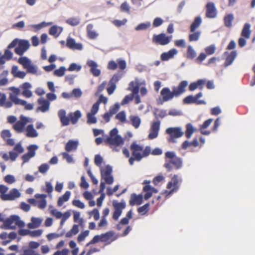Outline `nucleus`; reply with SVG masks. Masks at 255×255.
<instances>
[{
  "label": "nucleus",
  "mask_w": 255,
  "mask_h": 255,
  "mask_svg": "<svg viewBox=\"0 0 255 255\" xmlns=\"http://www.w3.org/2000/svg\"><path fill=\"white\" fill-rule=\"evenodd\" d=\"M66 46L69 48L73 50H82L83 48L81 43H77L74 39L68 38L67 39Z\"/></svg>",
  "instance_id": "c85d7f7f"
},
{
  "label": "nucleus",
  "mask_w": 255,
  "mask_h": 255,
  "mask_svg": "<svg viewBox=\"0 0 255 255\" xmlns=\"http://www.w3.org/2000/svg\"><path fill=\"white\" fill-rule=\"evenodd\" d=\"M188 85V81L183 80L180 82L178 86L173 87L172 91L168 87L163 88L160 91L162 101L167 102L174 97H179L186 91Z\"/></svg>",
  "instance_id": "f257e3e1"
},
{
  "label": "nucleus",
  "mask_w": 255,
  "mask_h": 255,
  "mask_svg": "<svg viewBox=\"0 0 255 255\" xmlns=\"http://www.w3.org/2000/svg\"><path fill=\"white\" fill-rule=\"evenodd\" d=\"M234 19V16L233 14L231 13L226 15L224 18L225 25L227 27H231Z\"/></svg>",
  "instance_id": "79ce46f5"
},
{
  "label": "nucleus",
  "mask_w": 255,
  "mask_h": 255,
  "mask_svg": "<svg viewBox=\"0 0 255 255\" xmlns=\"http://www.w3.org/2000/svg\"><path fill=\"white\" fill-rule=\"evenodd\" d=\"M26 135L28 137H35L38 136V133L34 129L33 125H28L26 128Z\"/></svg>",
  "instance_id": "c9c22d12"
},
{
  "label": "nucleus",
  "mask_w": 255,
  "mask_h": 255,
  "mask_svg": "<svg viewBox=\"0 0 255 255\" xmlns=\"http://www.w3.org/2000/svg\"><path fill=\"white\" fill-rule=\"evenodd\" d=\"M65 70V68L63 66H61L59 69L54 71V74L56 76L61 77L64 75Z\"/></svg>",
  "instance_id": "13d9d810"
},
{
  "label": "nucleus",
  "mask_w": 255,
  "mask_h": 255,
  "mask_svg": "<svg viewBox=\"0 0 255 255\" xmlns=\"http://www.w3.org/2000/svg\"><path fill=\"white\" fill-rule=\"evenodd\" d=\"M141 84L138 78H135L134 81H131L129 83L128 89L131 91L133 94H138Z\"/></svg>",
  "instance_id": "4be33fe9"
},
{
  "label": "nucleus",
  "mask_w": 255,
  "mask_h": 255,
  "mask_svg": "<svg viewBox=\"0 0 255 255\" xmlns=\"http://www.w3.org/2000/svg\"><path fill=\"white\" fill-rule=\"evenodd\" d=\"M132 125L136 128H138L141 123L140 119L136 116H131L129 117Z\"/></svg>",
  "instance_id": "a18cd8bd"
},
{
  "label": "nucleus",
  "mask_w": 255,
  "mask_h": 255,
  "mask_svg": "<svg viewBox=\"0 0 255 255\" xmlns=\"http://www.w3.org/2000/svg\"><path fill=\"white\" fill-rule=\"evenodd\" d=\"M177 53V50L176 49L173 48L167 52L163 53L161 55L160 58L162 61H167L169 59L173 58Z\"/></svg>",
  "instance_id": "2f4dec72"
},
{
  "label": "nucleus",
  "mask_w": 255,
  "mask_h": 255,
  "mask_svg": "<svg viewBox=\"0 0 255 255\" xmlns=\"http://www.w3.org/2000/svg\"><path fill=\"white\" fill-rule=\"evenodd\" d=\"M103 162V157L100 155L97 154L95 156L94 162L97 166H101Z\"/></svg>",
  "instance_id": "69168bd1"
},
{
  "label": "nucleus",
  "mask_w": 255,
  "mask_h": 255,
  "mask_svg": "<svg viewBox=\"0 0 255 255\" xmlns=\"http://www.w3.org/2000/svg\"><path fill=\"white\" fill-rule=\"evenodd\" d=\"M29 46L30 44L28 41L20 40L18 41V46L15 48L14 52L16 54L22 56L29 48Z\"/></svg>",
  "instance_id": "dca6fc26"
},
{
  "label": "nucleus",
  "mask_w": 255,
  "mask_h": 255,
  "mask_svg": "<svg viewBox=\"0 0 255 255\" xmlns=\"http://www.w3.org/2000/svg\"><path fill=\"white\" fill-rule=\"evenodd\" d=\"M123 74L117 73L115 74L110 79L109 84L116 85V83L122 78Z\"/></svg>",
  "instance_id": "49530a36"
},
{
  "label": "nucleus",
  "mask_w": 255,
  "mask_h": 255,
  "mask_svg": "<svg viewBox=\"0 0 255 255\" xmlns=\"http://www.w3.org/2000/svg\"><path fill=\"white\" fill-rule=\"evenodd\" d=\"M143 201V197L142 195H138L133 193L131 195L130 199L129 202V205L133 206L134 205H139Z\"/></svg>",
  "instance_id": "cd10ccee"
},
{
  "label": "nucleus",
  "mask_w": 255,
  "mask_h": 255,
  "mask_svg": "<svg viewBox=\"0 0 255 255\" xmlns=\"http://www.w3.org/2000/svg\"><path fill=\"white\" fill-rule=\"evenodd\" d=\"M196 56V53L193 47L189 45L187 48V57L188 59H193Z\"/></svg>",
  "instance_id": "8fccbe9b"
},
{
  "label": "nucleus",
  "mask_w": 255,
  "mask_h": 255,
  "mask_svg": "<svg viewBox=\"0 0 255 255\" xmlns=\"http://www.w3.org/2000/svg\"><path fill=\"white\" fill-rule=\"evenodd\" d=\"M149 207V204L146 203L144 204L143 206L140 207L137 209V212L141 214V215H145L146 214L148 210Z\"/></svg>",
  "instance_id": "603ef678"
},
{
  "label": "nucleus",
  "mask_w": 255,
  "mask_h": 255,
  "mask_svg": "<svg viewBox=\"0 0 255 255\" xmlns=\"http://www.w3.org/2000/svg\"><path fill=\"white\" fill-rule=\"evenodd\" d=\"M160 121L153 122L150 128V132L148 135V138L149 139H153L157 137L158 132L160 129Z\"/></svg>",
  "instance_id": "a211bd4d"
},
{
  "label": "nucleus",
  "mask_w": 255,
  "mask_h": 255,
  "mask_svg": "<svg viewBox=\"0 0 255 255\" xmlns=\"http://www.w3.org/2000/svg\"><path fill=\"white\" fill-rule=\"evenodd\" d=\"M28 122L27 119L24 117H21L20 120L17 121L12 126L13 129L18 133L23 131L25 126Z\"/></svg>",
  "instance_id": "6ab92c4d"
},
{
  "label": "nucleus",
  "mask_w": 255,
  "mask_h": 255,
  "mask_svg": "<svg viewBox=\"0 0 255 255\" xmlns=\"http://www.w3.org/2000/svg\"><path fill=\"white\" fill-rule=\"evenodd\" d=\"M0 221L3 222V225L6 229H14L16 226L19 228H23L25 226L24 222L17 215H11L4 220L0 214Z\"/></svg>",
  "instance_id": "0eeeda50"
},
{
  "label": "nucleus",
  "mask_w": 255,
  "mask_h": 255,
  "mask_svg": "<svg viewBox=\"0 0 255 255\" xmlns=\"http://www.w3.org/2000/svg\"><path fill=\"white\" fill-rule=\"evenodd\" d=\"M42 233V230L38 229L34 231H30L29 236L31 237H40Z\"/></svg>",
  "instance_id": "338daca9"
},
{
  "label": "nucleus",
  "mask_w": 255,
  "mask_h": 255,
  "mask_svg": "<svg viewBox=\"0 0 255 255\" xmlns=\"http://www.w3.org/2000/svg\"><path fill=\"white\" fill-rule=\"evenodd\" d=\"M62 126H68L71 123L73 125L76 124L79 119L81 117L82 114L80 111L77 110L74 112H70L66 116V112L64 109L60 110L58 112Z\"/></svg>",
  "instance_id": "7ed1b4c3"
},
{
  "label": "nucleus",
  "mask_w": 255,
  "mask_h": 255,
  "mask_svg": "<svg viewBox=\"0 0 255 255\" xmlns=\"http://www.w3.org/2000/svg\"><path fill=\"white\" fill-rule=\"evenodd\" d=\"M18 63L21 64L27 72L33 74L37 73L36 68L31 64V61L26 57H20L18 59Z\"/></svg>",
  "instance_id": "f8f14e48"
},
{
  "label": "nucleus",
  "mask_w": 255,
  "mask_h": 255,
  "mask_svg": "<svg viewBox=\"0 0 255 255\" xmlns=\"http://www.w3.org/2000/svg\"><path fill=\"white\" fill-rule=\"evenodd\" d=\"M66 22L71 26H74L80 23V20L77 17H71L67 19L66 20Z\"/></svg>",
  "instance_id": "3c124183"
},
{
  "label": "nucleus",
  "mask_w": 255,
  "mask_h": 255,
  "mask_svg": "<svg viewBox=\"0 0 255 255\" xmlns=\"http://www.w3.org/2000/svg\"><path fill=\"white\" fill-rule=\"evenodd\" d=\"M71 192L69 191H66L62 196L59 198L57 201V205L59 207L62 206L63 203L68 201L70 198Z\"/></svg>",
  "instance_id": "ea45409f"
},
{
  "label": "nucleus",
  "mask_w": 255,
  "mask_h": 255,
  "mask_svg": "<svg viewBox=\"0 0 255 255\" xmlns=\"http://www.w3.org/2000/svg\"><path fill=\"white\" fill-rule=\"evenodd\" d=\"M150 23L149 22L146 23H141L138 24L136 27V30H145L150 26Z\"/></svg>",
  "instance_id": "5fc2aeb1"
},
{
  "label": "nucleus",
  "mask_w": 255,
  "mask_h": 255,
  "mask_svg": "<svg viewBox=\"0 0 255 255\" xmlns=\"http://www.w3.org/2000/svg\"><path fill=\"white\" fill-rule=\"evenodd\" d=\"M90 232L89 230H86L81 232L77 237V241L80 243L83 241L85 239L89 236Z\"/></svg>",
  "instance_id": "864d4df0"
},
{
  "label": "nucleus",
  "mask_w": 255,
  "mask_h": 255,
  "mask_svg": "<svg viewBox=\"0 0 255 255\" xmlns=\"http://www.w3.org/2000/svg\"><path fill=\"white\" fill-rule=\"evenodd\" d=\"M113 205L115 211L113 214V218L117 221L119 219L120 216L122 213V211L126 207V204L124 201L121 202L114 201Z\"/></svg>",
  "instance_id": "4468645a"
},
{
  "label": "nucleus",
  "mask_w": 255,
  "mask_h": 255,
  "mask_svg": "<svg viewBox=\"0 0 255 255\" xmlns=\"http://www.w3.org/2000/svg\"><path fill=\"white\" fill-rule=\"evenodd\" d=\"M106 144H108L113 150L118 151L119 150L116 148L117 146L123 145L124 143V139L118 134L117 128H114L110 132L109 136H106L104 139Z\"/></svg>",
  "instance_id": "39448f33"
},
{
  "label": "nucleus",
  "mask_w": 255,
  "mask_h": 255,
  "mask_svg": "<svg viewBox=\"0 0 255 255\" xmlns=\"http://www.w3.org/2000/svg\"><path fill=\"white\" fill-rule=\"evenodd\" d=\"M120 106L119 103H116L113 106L110 107L109 112L111 115L113 116L116 114L119 111Z\"/></svg>",
  "instance_id": "6e6d98bb"
},
{
  "label": "nucleus",
  "mask_w": 255,
  "mask_h": 255,
  "mask_svg": "<svg viewBox=\"0 0 255 255\" xmlns=\"http://www.w3.org/2000/svg\"><path fill=\"white\" fill-rule=\"evenodd\" d=\"M73 213V220L74 222H78L79 225L82 226L83 224V219L80 218V213L78 211H74Z\"/></svg>",
  "instance_id": "09e8293b"
},
{
  "label": "nucleus",
  "mask_w": 255,
  "mask_h": 255,
  "mask_svg": "<svg viewBox=\"0 0 255 255\" xmlns=\"http://www.w3.org/2000/svg\"><path fill=\"white\" fill-rule=\"evenodd\" d=\"M49 166L46 163L42 164L38 167V171L42 174H45L49 169Z\"/></svg>",
  "instance_id": "680f3d73"
},
{
  "label": "nucleus",
  "mask_w": 255,
  "mask_h": 255,
  "mask_svg": "<svg viewBox=\"0 0 255 255\" xmlns=\"http://www.w3.org/2000/svg\"><path fill=\"white\" fill-rule=\"evenodd\" d=\"M8 188L6 186L0 185V199L3 201H11L19 197L20 195L19 191L15 188L11 189L8 194H5Z\"/></svg>",
  "instance_id": "6e6552de"
},
{
  "label": "nucleus",
  "mask_w": 255,
  "mask_h": 255,
  "mask_svg": "<svg viewBox=\"0 0 255 255\" xmlns=\"http://www.w3.org/2000/svg\"><path fill=\"white\" fill-rule=\"evenodd\" d=\"M112 167L108 165L105 168L101 169L102 179L104 180L106 183L112 184L114 182V178L112 175Z\"/></svg>",
  "instance_id": "9b49d317"
},
{
  "label": "nucleus",
  "mask_w": 255,
  "mask_h": 255,
  "mask_svg": "<svg viewBox=\"0 0 255 255\" xmlns=\"http://www.w3.org/2000/svg\"><path fill=\"white\" fill-rule=\"evenodd\" d=\"M93 27L92 24H89L86 27L88 36L90 39H95L98 35L96 31L92 30Z\"/></svg>",
  "instance_id": "a19ab883"
},
{
  "label": "nucleus",
  "mask_w": 255,
  "mask_h": 255,
  "mask_svg": "<svg viewBox=\"0 0 255 255\" xmlns=\"http://www.w3.org/2000/svg\"><path fill=\"white\" fill-rule=\"evenodd\" d=\"M202 22L200 16L196 17L190 26V31L194 32L201 24Z\"/></svg>",
  "instance_id": "f704fd0d"
},
{
  "label": "nucleus",
  "mask_w": 255,
  "mask_h": 255,
  "mask_svg": "<svg viewBox=\"0 0 255 255\" xmlns=\"http://www.w3.org/2000/svg\"><path fill=\"white\" fill-rule=\"evenodd\" d=\"M166 162L164 167L168 171H171L173 167L176 169H179L182 166L183 161L181 158L178 157L173 151H167L165 153Z\"/></svg>",
  "instance_id": "20e7f679"
},
{
  "label": "nucleus",
  "mask_w": 255,
  "mask_h": 255,
  "mask_svg": "<svg viewBox=\"0 0 255 255\" xmlns=\"http://www.w3.org/2000/svg\"><path fill=\"white\" fill-rule=\"evenodd\" d=\"M79 142L77 140H69L65 145V149L67 152L76 150L77 149Z\"/></svg>",
  "instance_id": "c756f323"
},
{
  "label": "nucleus",
  "mask_w": 255,
  "mask_h": 255,
  "mask_svg": "<svg viewBox=\"0 0 255 255\" xmlns=\"http://www.w3.org/2000/svg\"><path fill=\"white\" fill-rule=\"evenodd\" d=\"M186 130L185 134L187 138H189L191 137L192 134L195 131V128L191 123H188L186 126Z\"/></svg>",
  "instance_id": "de8ad7c7"
},
{
  "label": "nucleus",
  "mask_w": 255,
  "mask_h": 255,
  "mask_svg": "<svg viewBox=\"0 0 255 255\" xmlns=\"http://www.w3.org/2000/svg\"><path fill=\"white\" fill-rule=\"evenodd\" d=\"M183 103L185 104H190L195 103L197 105L205 104L203 100H196L195 97L192 95H189L183 99Z\"/></svg>",
  "instance_id": "7c9ffc66"
},
{
  "label": "nucleus",
  "mask_w": 255,
  "mask_h": 255,
  "mask_svg": "<svg viewBox=\"0 0 255 255\" xmlns=\"http://www.w3.org/2000/svg\"><path fill=\"white\" fill-rule=\"evenodd\" d=\"M119 66L121 70H124L127 67L126 61L121 58L118 59L117 62L114 60L110 61L107 65V68L110 70H115Z\"/></svg>",
  "instance_id": "ddd939ff"
},
{
  "label": "nucleus",
  "mask_w": 255,
  "mask_h": 255,
  "mask_svg": "<svg viewBox=\"0 0 255 255\" xmlns=\"http://www.w3.org/2000/svg\"><path fill=\"white\" fill-rule=\"evenodd\" d=\"M37 103L40 106L37 108V110L43 113L48 111L49 109L50 102L43 98H39L37 100Z\"/></svg>",
  "instance_id": "393cba45"
},
{
  "label": "nucleus",
  "mask_w": 255,
  "mask_h": 255,
  "mask_svg": "<svg viewBox=\"0 0 255 255\" xmlns=\"http://www.w3.org/2000/svg\"><path fill=\"white\" fill-rule=\"evenodd\" d=\"M179 179L177 175H174L171 178L170 181H169L167 185V189H171L170 193H171L174 191H176L178 189Z\"/></svg>",
  "instance_id": "b1692460"
},
{
  "label": "nucleus",
  "mask_w": 255,
  "mask_h": 255,
  "mask_svg": "<svg viewBox=\"0 0 255 255\" xmlns=\"http://www.w3.org/2000/svg\"><path fill=\"white\" fill-rule=\"evenodd\" d=\"M8 90L11 91L9 93V99L10 100V102H11L12 104L24 106V109L26 110H31L33 109V106L32 104H28L26 101L18 98L17 96L20 93V90L18 88L10 87L8 88Z\"/></svg>",
  "instance_id": "423d86ee"
},
{
  "label": "nucleus",
  "mask_w": 255,
  "mask_h": 255,
  "mask_svg": "<svg viewBox=\"0 0 255 255\" xmlns=\"http://www.w3.org/2000/svg\"><path fill=\"white\" fill-rule=\"evenodd\" d=\"M87 123L89 124H96L97 122L96 118L94 116V115L88 113L87 115Z\"/></svg>",
  "instance_id": "bf43d9fd"
},
{
  "label": "nucleus",
  "mask_w": 255,
  "mask_h": 255,
  "mask_svg": "<svg viewBox=\"0 0 255 255\" xmlns=\"http://www.w3.org/2000/svg\"><path fill=\"white\" fill-rule=\"evenodd\" d=\"M6 96L4 93L0 92V107L10 108L12 107V103L9 101H6Z\"/></svg>",
  "instance_id": "473e14b6"
},
{
  "label": "nucleus",
  "mask_w": 255,
  "mask_h": 255,
  "mask_svg": "<svg viewBox=\"0 0 255 255\" xmlns=\"http://www.w3.org/2000/svg\"><path fill=\"white\" fill-rule=\"evenodd\" d=\"M31 222L27 224V226L29 229H34L38 228L41 224L42 220L38 218L32 217L31 219Z\"/></svg>",
  "instance_id": "58836bf2"
},
{
  "label": "nucleus",
  "mask_w": 255,
  "mask_h": 255,
  "mask_svg": "<svg viewBox=\"0 0 255 255\" xmlns=\"http://www.w3.org/2000/svg\"><path fill=\"white\" fill-rule=\"evenodd\" d=\"M79 225H74L71 229L66 234V237L70 238L73 235H76L79 232Z\"/></svg>",
  "instance_id": "c03bdc74"
},
{
  "label": "nucleus",
  "mask_w": 255,
  "mask_h": 255,
  "mask_svg": "<svg viewBox=\"0 0 255 255\" xmlns=\"http://www.w3.org/2000/svg\"><path fill=\"white\" fill-rule=\"evenodd\" d=\"M81 66L78 65L76 63H73L71 64L68 68V70L69 71H79L81 70Z\"/></svg>",
  "instance_id": "e2e57ef3"
},
{
  "label": "nucleus",
  "mask_w": 255,
  "mask_h": 255,
  "mask_svg": "<svg viewBox=\"0 0 255 255\" xmlns=\"http://www.w3.org/2000/svg\"><path fill=\"white\" fill-rule=\"evenodd\" d=\"M87 65L90 68V72L95 77H98L101 74L100 69L98 68V65L92 60H88L87 62Z\"/></svg>",
  "instance_id": "412c9836"
},
{
  "label": "nucleus",
  "mask_w": 255,
  "mask_h": 255,
  "mask_svg": "<svg viewBox=\"0 0 255 255\" xmlns=\"http://www.w3.org/2000/svg\"><path fill=\"white\" fill-rule=\"evenodd\" d=\"M166 132L170 135V137L169 139L170 142H173L174 138H179L184 134L181 128L179 127L169 128L166 129Z\"/></svg>",
  "instance_id": "2eb2a0df"
},
{
  "label": "nucleus",
  "mask_w": 255,
  "mask_h": 255,
  "mask_svg": "<svg viewBox=\"0 0 255 255\" xmlns=\"http://www.w3.org/2000/svg\"><path fill=\"white\" fill-rule=\"evenodd\" d=\"M63 30V28L57 25L51 26L49 30V34L57 37Z\"/></svg>",
  "instance_id": "e433bc0d"
},
{
  "label": "nucleus",
  "mask_w": 255,
  "mask_h": 255,
  "mask_svg": "<svg viewBox=\"0 0 255 255\" xmlns=\"http://www.w3.org/2000/svg\"><path fill=\"white\" fill-rule=\"evenodd\" d=\"M206 16L209 18H214L217 15V10L214 3L209 2L206 5Z\"/></svg>",
  "instance_id": "f3484780"
},
{
  "label": "nucleus",
  "mask_w": 255,
  "mask_h": 255,
  "mask_svg": "<svg viewBox=\"0 0 255 255\" xmlns=\"http://www.w3.org/2000/svg\"><path fill=\"white\" fill-rule=\"evenodd\" d=\"M224 54L225 56H226L225 62L224 65L225 67H227L233 63L235 59L237 57V53L236 50H234V51H232L230 53H229L227 51H225L224 52Z\"/></svg>",
  "instance_id": "5701e85b"
},
{
  "label": "nucleus",
  "mask_w": 255,
  "mask_h": 255,
  "mask_svg": "<svg viewBox=\"0 0 255 255\" xmlns=\"http://www.w3.org/2000/svg\"><path fill=\"white\" fill-rule=\"evenodd\" d=\"M250 28L251 24L249 23H246L241 32V36L245 38L249 39L251 33Z\"/></svg>",
  "instance_id": "4c0bfd02"
},
{
  "label": "nucleus",
  "mask_w": 255,
  "mask_h": 255,
  "mask_svg": "<svg viewBox=\"0 0 255 255\" xmlns=\"http://www.w3.org/2000/svg\"><path fill=\"white\" fill-rule=\"evenodd\" d=\"M69 250L68 249H64L61 251H57L53 255H69Z\"/></svg>",
  "instance_id": "774afa93"
},
{
  "label": "nucleus",
  "mask_w": 255,
  "mask_h": 255,
  "mask_svg": "<svg viewBox=\"0 0 255 255\" xmlns=\"http://www.w3.org/2000/svg\"><path fill=\"white\" fill-rule=\"evenodd\" d=\"M11 134L9 130H3L1 132V136L2 139L6 141L7 145L13 146L14 144V141L13 139L10 138Z\"/></svg>",
  "instance_id": "a878e982"
},
{
  "label": "nucleus",
  "mask_w": 255,
  "mask_h": 255,
  "mask_svg": "<svg viewBox=\"0 0 255 255\" xmlns=\"http://www.w3.org/2000/svg\"><path fill=\"white\" fill-rule=\"evenodd\" d=\"M47 195L45 194H35V197L36 199H40L39 200L37 201L36 206L40 209H43L45 208L47 205L46 198Z\"/></svg>",
  "instance_id": "bb28decb"
},
{
  "label": "nucleus",
  "mask_w": 255,
  "mask_h": 255,
  "mask_svg": "<svg viewBox=\"0 0 255 255\" xmlns=\"http://www.w3.org/2000/svg\"><path fill=\"white\" fill-rule=\"evenodd\" d=\"M72 203L73 206L80 209H84L85 208L84 204L79 200H73Z\"/></svg>",
  "instance_id": "0e129e2a"
},
{
  "label": "nucleus",
  "mask_w": 255,
  "mask_h": 255,
  "mask_svg": "<svg viewBox=\"0 0 255 255\" xmlns=\"http://www.w3.org/2000/svg\"><path fill=\"white\" fill-rule=\"evenodd\" d=\"M172 36H166L165 33H162L159 34H154L152 37V42L160 45L168 44L171 40Z\"/></svg>",
  "instance_id": "9d476101"
},
{
  "label": "nucleus",
  "mask_w": 255,
  "mask_h": 255,
  "mask_svg": "<svg viewBox=\"0 0 255 255\" xmlns=\"http://www.w3.org/2000/svg\"><path fill=\"white\" fill-rule=\"evenodd\" d=\"M118 238V235L114 231H110L100 235H95L93 239L88 242L86 247H89L91 245L101 242L104 244L105 246L111 244L113 242Z\"/></svg>",
  "instance_id": "f03ea898"
},
{
  "label": "nucleus",
  "mask_w": 255,
  "mask_h": 255,
  "mask_svg": "<svg viewBox=\"0 0 255 255\" xmlns=\"http://www.w3.org/2000/svg\"><path fill=\"white\" fill-rule=\"evenodd\" d=\"M37 148L38 147L36 145H31L28 147V152L23 154L21 157L23 163L28 162L31 157L35 155V151Z\"/></svg>",
  "instance_id": "aec40b11"
},
{
  "label": "nucleus",
  "mask_w": 255,
  "mask_h": 255,
  "mask_svg": "<svg viewBox=\"0 0 255 255\" xmlns=\"http://www.w3.org/2000/svg\"><path fill=\"white\" fill-rule=\"evenodd\" d=\"M192 33L189 35V41L190 42L197 41L199 39L201 32L200 31H195L191 32Z\"/></svg>",
  "instance_id": "37998d69"
},
{
  "label": "nucleus",
  "mask_w": 255,
  "mask_h": 255,
  "mask_svg": "<svg viewBox=\"0 0 255 255\" xmlns=\"http://www.w3.org/2000/svg\"><path fill=\"white\" fill-rule=\"evenodd\" d=\"M116 118L122 123H125L126 121V116L124 111H121L116 116Z\"/></svg>",
  "instance_id": "4d7b16f0"
},
{
  "label": "nucleus",
  "mask_w": 255,
  "mask_h": 255,
  "mask_svg": "<svg viewBox=\"0 0 255 255\" xmlns=\"http://www.w3.org/2000/svg\"><path fill=\"white\" fill-rule=\"evenodd\" d=\"M90 216H93L95 221H98L100 219L99 211L97 209H94L92 211L89 213Z\"/></svg>",
  "instance_id": "052dcab7"
},
{
  "label": "nucleus",
  "mask_w": 255,
  "mask_h": 255,
  "mask_svg": "<svg viewBox=\"0 0 255 255\" xmlns=\"http://www.w3.org/2000/svg\"><path fill=\"white\" fill-rule=\"evenodd\" d=\"M213 120L212 119H209L205 121L204 123L201 125L200 127V132L202 134L209 135L210 134L211 131L209 130H204L207 128L213 122Z\"/></svg>",
  "instance_id": "72a5a7b5"
},
{
  "label": "nucleus",
  "mask_w": 255,
  "mask_h": 255,
  "mask_svg": "<svg viewBox=\"0 0 255 255\" xmlns=\"http://www.w3.org/2000/svg\"><path fill=\"white\" fill-rule=\"evenodd\" d=\"M130 150L131 151L132 156L129 158V163L132 165L135 160L139 161L142 158L141 151L143 150V147L133 142L130 145Z\"/></svg>",
  "instance_id": "1a4fd4ad"
}]
</instances>
